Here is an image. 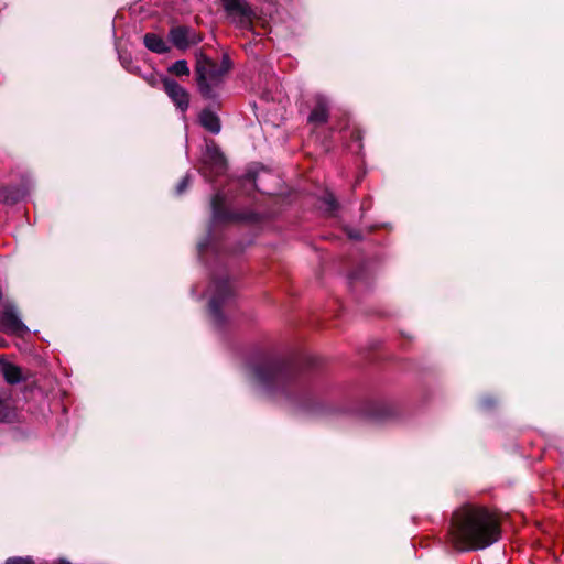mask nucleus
I'll return each instance as SVG.
<instances>
[{
  "instance_id": "obj_1",
  "label": "nucleus",
  "mask_w": 564,
  "mask_h": 564,
  "mask_svg": "<svg viewBox=\"0 0 564 564\" xmlns=\"http://www.w3.org/2000/svg\"><path fill=\"white\" fill-rule=\"evenodd\" d=\"M253 380L270 400L285 405L296 415L313 417L325 411L322 402L301 389L294 371L280 361L263 360L257 364Z\"/></svg>"
},
{
  "instance_id": "obj_2",
  "label": "nucleus",
  "mask_w": 564,
  "mask_h": 564,
  "mask_svg": "<svg viewBox=\"0 0 564 564\" xmlns=\"http://www.w3.org/2000/svg\"><path fill=\"white\" fill-rule=\"evenodd\" d=\"M499 539V519L487 507L467 503L453 512L448 541L457 551L484 550Z\"/></svg>"
},
{
  "instance_id": "obj_3",
  "label": "nucleus",
  "mask_w": 564,
  "mask_h": 564,
  "mask_svg": "<svg viewBox=\"0 0 564 564\" xmlns=\"http://www.w3.org/2000/svg\"><path fill=\"white\" fill-rule=\"evenodd\" d=\"M230 68L229 61L223 59L219 65L202 55L197 58L195 75L200 94L206 98L214 97V88L218 87Z\"/></svg>"
},
{
  "instance_id": "obj_4",
  "label": "nucleus",
  "mask_w": 564,
  "mask_h": 564,
  "mask_svg": "<svg viewBox=\"0 0 564 564\" xmlns=\"http://www.w3.org/2000/svg\"><path fill=\"white\" fill-rule=\"evenodd\" d=\"M209 311L215 321H221L220 308L229 302L234 292L227 279H216L212 282L209 290Z\"/></svg>"
},
{
  "instance_id": "obj_5",
  "label": "nucleus",
  "mask_w": 564,
  "mask_h": 564,
  "mask_svg": "<svg viewBox=\"0 0 564 564\" xmlns=\"http://www.w3.org/2000/svg\"><path fill=\"white\" fill-rule=\"evenodd\" d=\"M225 170L226 159L220 150L214 143L207 144L203 154V174L206 177H212L223 174Z\"/></svg>"
},
{
  "instance_id": "obj_6",
  "label": "nucleus",
  "mask_w": 564,
  "mask_h": 564,
  "mask_svg": "<svg viewBox=\"0 0 564 564\" xmlns=\"http://www.w3.org/2000/svg\"><path fill=\"white\" fill-rule=\"evenodd\" d=\"M227 15L240 28H248L252 21V10L246 0H221Z\"/></svg>"
},
{
  "instance_id": "obj_7",
  "label": "nucleus",
  "mask_w": 564,
  "mask_h": 564,
  "mask_svg": "<svg viewBox=\"0 0 564 564\" xmlns=\"http://www.w3.org/2000/svg\"><path fill=\"white\" fill-rule=\"evenodd\" d=\"M0 330L8 335L17 336H23L29 333V328L20 319L13 306L4 307L0 313Z\"/></svg>"
},
{
  "instance_id": "obj_8",
  "label": "nucleus",
  "mask_w": 564,
  "mask_h": 564,
  "mask_svg": "<svg viewBox=\"0 0 564 564\" xmlns=\"http://www.w3.org/2000/svg\"><path fill=\"white\" fill-rule=\"evenodd\" d=\"M164 90L172 99L175 106L185 112L189 105V95L187 90L173 79H165L163 82Z\"/></svg>"
},
{
  "instance_id": "obj_9",
  "label": "nucleus",
  "mask_w": 564,
  "mask_h": 564,
  "mask_svg": "<svg viewBox=\"0 0 564 564\" xmlns=\"http://www.w3.org/2000/svg\"><path fill=\"white\" fill-rule=\"evenodd\" d=\"M328 119V102L325 97L316 96L315 106L308 116V121L315 124L325 123Z\"/></svg>"
},
{
  "instance_id": "obj_10",
  "label": "nucleus",
  "mask_w": 564,
  "mask_h": 564,
  "mask_svg": "<svg viewBox=\"0 0 564 564\" xmlns=\"http://www.w3.org/2000/svg\"><path fill=\"white\" fill-rule=\"evenodd\" d=\"M199 122L207 131L214 134L220 132L221 126L219 118L208 109H205L199 113Z\"/></svg>"
},
{
  "instance_id": "obj_11",
  "label": "nucleus",
  "mask_w": 564,
  "mask_h": 564,
  "mask_svg": "<svg viewBox=\"0 0 564 564\" xmlns=\"http://www.w3.org/2000/svg\"><path fill=\"white\" fill-rule=\"evenodd\" d=\"M24 196L23 189L18 186H6L0 188V203L13 205Z\"/></svg>"
},
{
  "instance_id": "obj_12",
  "label": "nucleus",
  "mask_w": 564,
  "mask_h": 564,
  "mask_svg": "<svg viewBox=\"0 0 564 564\" xmlns=\"http://www.w3.org/2000/svg\"><path fill=\"white\" fill-rule=\"evenodd\" d=\"M1 372L6 381L10 384H17L23 381L21 368L12 362H2Z\"/></svg>"
},
{
  "instance_id": "obj_13",
  "label": "nucleus",
  "mask_w": 564,
  "mask_h": 564,
  "mask_svg": "<svg viewBox=\"0 0 564 564\" xmlns=\"http://www.w3.org/2000/svg\"><path fill=\"white\" fill-rule=\"evenodd\" d=\"M143 44L154 53H166L170 47L167 43L159 35L153 33H148L143 36Z\"/></svg>"
},
{
  "instance_id": "obj_14",
  "label": "nucleus",
  "mask_w": 564,
  "mask_h": 564,
  "mask_svg": "<svg viewBox=\"0 0 564 564\" xmlns=\"http://www.w3.org/2000/svg\"><path fill=\"white\" fill-rule=\"evenodd\" d=\"M187 36H188V28L187 26H176L172 28L170 31V40L171 42L181 50L187 48Z\"/></svg>"
},
{
  "instance_id": "obj_15",
  "label": "nucleus",
  "mask_w": 564,
  "mask_h": 564,
  "mask_svg": "<svg viewBox=\"0 0 564 564\" xmlns=\"http://www.w3.org/2000/svg\"><path fill=\"white\" fill-rule=\"evenodd\" d=\"M224 200L225 198L221 194H216L212 199V208L215 219L223 220L228 218V215L221 212Z\"/></svg>"
},
{
  "instance_id": "obj_16",
  "label": "nucleus",
  "mask_w": 564,
  "mask_h": 564,
  "mask_svg": "<svg viewBox=\"0 0 564 564\" xmlns=\"http://www.w3.org/2000/svg\"><path fill=\"white\" fill-rule=\"evenodd\" d=\"M170 72L175 74L176 76H187L189 74V68L187 63L183 59L176 61L171 67Z\"/></svg>"
},
{
  "instance_id": "obj_17",
  "label": "nucleus",
  "mask_w": 564,
  "mask_h": 564,
  "mask_svg": "<svg viewBox=\"0 0 564 564\" xmlns=\"http://www.w3.org/2000/svg\"><path fill=\"white\" fill-rule=\"evenodd\" d=\"M119 58L121 61L122 66L127 70H129V72H131L133 74H137V75L139 74V66L138 65H133L131 58L128 57L124 53H122V52L119 53Z\"/></svg>"
},
{
  "instance_id": "obj_18",
  "label": "nucleus",
  "mask_w": 564,
  "mask_h": 564,
  "mask_svg": "<svg viewBox=\"0 0 564 564\" xmlns=\"http://www.w3.org/2000/svg\"><path fill=\"white\" fill-rule=\"evenodd\" d=\"M202 41V36L196 33L193 29L188 28L187 47L197 44Z\"/></svg>"
},
{
  "instance_id": "obj_19",
  "label": "nucleus",
  "mask_w": 564,
  "mask_h": 564,
  "mask_svg": "<svg viewBox=\"0 0 564 564\" xmlns=\"http://www.w3.org/2000/svg\"><path fill=\"white\" fill-rule=\"evenodd\" d=\"M189 182H191L189 175L184 176L176 186L177 194H183L186 191V188L189 186Z\"/></svg>"
},
{
  "instance_id": "obj_20",
  "label": "nucleus",
  "mask_w": 564,
  "mask_h": 564,
  "mask_svg": "<svg viewBox=\"0 0 564 564\" xmlns=\"http://www.w3.org/2000/svg\"><path fill=\"white\" fill-rule=\"evenodd\" d=\"M6 564H33V561L31 557H10Z\"/></svg>"
},
{
  "instance_id": "obj_21",
  "label": "nucleus",
  "mask_w": 564,
  "mask_h": 564,
  "mask_svg": "<svg viewBox=\"0 0 564 564\" xmlns=\"http://www.w3.org/2000/svg\"><path fill=\"white\" fill-rule=\"evenodd\" d=\"M8 416V406L4 399L0 398V422L4 421Z\"/></svg>"
},
{
  "instance_id": "obj_22",
  "label": "nucleus",
  "mask_w": 564,
  "mask_h": 564,
  "mask_svg": "<svg viewBox=\"0 0 564 564\" xmlns=\"http://www.w3.org/2000/svg\"><path fill=\"white\" fill-rule=\"evenodd\" d=\"M326 202L329 205L330 209H335L336 208V200H335V198L332 195L327 196Z\"/></svg>"
}]
</instances>
